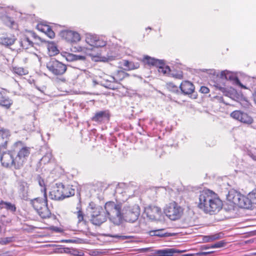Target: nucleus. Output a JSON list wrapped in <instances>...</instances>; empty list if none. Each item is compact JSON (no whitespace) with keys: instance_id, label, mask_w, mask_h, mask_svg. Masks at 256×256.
I'll return each mask as SVG.
<instances>
[{"instance_id":"4c0bfd02","label":"nucleus","mask_w":256,"mask_h":256,"mask_svg":"<svg viewBox=\"0 0 256 256\" xmlns=\"http://www.w3.org/2000/svg\"><path fill=\"white\" fill-rule=\"evenodd\" d=\"M250 206L252 204H256V190H253L248 194Z\"/></svg>"},{"instance_id":"f3484780","label":"nucleus","mask_w":256,"mask_h":256,"mask_svg":"<svg viewBox=\"0 0 256 256\" xmlns=\"http://www.w3.org/2000/svg\"><path fill=\"white\" fill-rule=\"evenodd\" d=\"M178 252V250L174 248H164L154 250L152 256H174V254Z\"/></svg>"},{"instance_id":"1a4fd4ad","label":"nucleus","mask_w":256,"mask_h":256,"mask_svg":"<svg viewBox=\"0 0 256 256\" xmlns=\"http://www.w3.org/2000/svg\"><path fill=\"white\" fill-rule=\"evenodd\" d=\"M86 42L92 48H101L106 46L107 41L105 38L92 34H86Z\"/></svg>"},{"instance_id":"f257e3e1","label":"nucleus","mask_w":256,"mask_h":256,"mask_svg":"<svg viewBox=\"0 0 256 256\" xmlns=\"http://www.w3.org/2000/svg\"><path fill=\"white\" fill-rule=\"evenodd\" d=\"M108 216L114 224H120L123 219L130 222H136L140 214V208L138 204L132 206H125L122 212V206L113 202H107L105 206Z\"/></svg>"},{"instance_id":"7c9ffc66","label":"nucleus","mask_w":256,"mask_h":256,"mask_svg":"<svg viewBox=\"0 0 256 256\" xmlns=\"http://www.w3.org/2000/svg\"><path fill=\"white\" fill-rule=\"evenodd\" d=\"M117 82L118 81L114 77L112 76L110 80H106V83L103 84L102 86L107 88L114 90L118 88V87L114 84V82Z\"/></svg>"},{"instance_id":"473e14b6","label":"nucleus","mask_w":256,"mask_h":256,"mask_svg":"<svg viewBox=\"0 0 256 256\" xmlns=\"http://www.w3.org/2000/svg\"><path fill=\"white\" fill-rule=\"evenodd\" d=\"M123 65L124 66L127 67L128 70L137 69L140 67V64L138 62H135L127 60H124V61Z\"/></svg>"},{"instance_id":"a878e982","label":"nucleus","mask_w":256,"mask_h":256,"mask_svg":"<svg viewBox=\"0 0 256 256\" xmlns=\"http://www.w3.org/2000/svg\"><path fill=\"white\" fill-rule=\"evenodd\" d=\"M63 252L74 256H84V254L82 250H80L78 249L72 248H60V252Z\"/></svg>"},{"instance_id":"c9c22d12","label":"nucleus","mask_w":256,"mask_h":256,"mask_svg":"<svg viewBox=\"0 0 256 256\" xmlns=\"http://www.w3.org/2000/svg\"><path fill=\"white\" fill-rule=\"evenodd\" d=\"M76 209L78 210V211L76 214L77 218L78 219V222L80 223L84 220V214L81 210V204L80 201L77 204Z\"/></svg>"},{"instance_id":"9d476101","label":"nucleus","mask_w":256,"mask_h":256,"mask_svg":"<svg viewBox=\"0 0 256 256\" xmlns=\"http://www.w3.org/2000/svg\"><path fill=\"white\" fill-rule=\"evenodd\" d=\"M0 162L2 166L6 168H14L18 170L20 168L16 166V160H15V155L12 152V150L8 152H4L0 157Z\"/></svg>"},{"instance_id":"4d7b16f0","label":"nucleus","mask_w":256,"mask_h":256,"mask_svg":"<svg viewBox=\"0 0 256 256\" xmlns=\"http://www.w3.org/2000/svg\"><path fill=\"white\" fill-rule=\"evenodd\" d=\"M62 242H65L74 243V242H76V240H74L68 239V240H62Z\"/></svg>"},{"instance_id":"864d4df0","label":"nucleus","mask_w":256,"mask_h":256,"mask_svg":"<svg viewBox=\"0 0 256 256\" xmlns=\"http://www.w3.org/2000/svg\"><path fill=\"white\" fill-rule=\"evenodd\" d=\"M6 217V216L4 215H2L0 217V220L6 223L10 222L11 221V220L10 218L6 219V220L3 219V218H5Z\"/></svg>"},{"instance_id":"c03bdc74","label":"nucleus","mask_w":256,"mask_h":256,"mask_svg":"<svg viewBox=\"0 0 256 256\" xmlns=\"http://www.w3.org/2000/svg\"><path fill=\"white\" fill-rule=\"evenodd\" d=\"M168 89L174 93H178L179 92V90L178 88V87L176 86H175L173 83L170 82L168 84Z\"/></svg>"},{"instance_id":"bf43d9fd","label":"nucleus","mask_w":256,"mask_h":256,"mask_svg":"<svg viewBox=\"0 0 256 256\" xmlns=\"http://www.w3.org/2000/svg\"><path fill=\"white\" fill-rule=\"evenodd\" d=\"M252 96L254 98V100L255 103L256 104V88H254V92L252 94Z\"/></svg>"},{"instance_id":"58836bf2","label":"nucleus","mask_w":256,"mask_h":256,"mask_svg":"<svg viewBox=\"0 0 256 256\" xmlns=\"http://www.w3.org/2000/svg\"><path fill=\"white\" fill-rule=\"evenodd\" d=\"M224 234L222 232L209 235L210 242L220 239L224 237Z\"/></svg>"},{"instance_id":"cd10ccee","label":"nucleus","mask_w":256,"mask_h":256,"mask_svg":"<svg viewBox=\"0 0 256 256\" xmlns=\"http://www.w3.org/2000/svg\"><path fill=\"white\" fill-rule=\"evenodd\" d=\"M152 214H150L149 211L148 212V216L150 219H155L157 216L160 215L162 211L160 208L156 206L150 207V210Z\"/></svg>"},{"instance_id":"0eeeda50","label":"nucleus","mask_w":256,"mask_h":256,"mask_svg":"<svg viewBox=\"0 0 256 256\" xmlns=\"http://www.w3.org/2000/svg\"><path fill=\"white\" fill-rule=\"evenodd\" d=\"M166 215L171 220H175L180 218L182 209L176 202L169 204L164 210Z\"/></svg>"},{"instance_id":"37998d69","label":"nucleus","mask_w":256,"mask_h":256,"mask_svg":"<svg viewBox=\"0 0 256 256\" xmlns=\"http://www.w3.org/2000/svg\"><path fill=\"white\" fill-rule=\"evenodd\" d=\"M52 158V154L50 153H47L40 159V163L46 164L48 163L50 160Z\"/></svg>"},{"instance_id":"49530a36","label":"nucleus","mask_w":256,"mask_h":256,"mask_svg":"<svg viewBox=\"0 0 256 256\" xmlns=\"http://www.w3.org/2000/svg\"><path fill=\"white\" fill-rule=\"evenodd\" d=\"M248 155L254 160L256 162V148L251 150L248 152Z\"/></svg>"},{"instance_id":"7ed1b4c3","label":"nucleus","mask_w":256,"mask_h":256,"mask_svg":"<svg viewBox=\"0 0 256 256\" xmlns=\"http://www.w3.org/2000/svg\"><path fill=\"white\" fill-rule=\"evenodd\" d=\"M36 179L39 185L42 188L41 191L43 193V197L32 199L30 201V204L41 218L43 219L50 218L52 214L48 206L47 195L44 180L39 174L37 175Z\"/></svg>"},{"instance_id":"f03ea898","label":"nucleus","mask_w":256,"mask_h":256,"mask_svg":"<svg viewBox=\"0 0 256 256\" xmlns=\"http://www.w3.org/2000/svg\"><path fill=\"white\" fill-rule=\"evenodd\" d=\"M198 206L205 213L214 214L222 208V201L218 195L210 190H204L198 196Z\"/></svg>"},{"instance_id":"79ce46f5","label":"nucleus","mask_w":256,"mask_h":256,"mask_svg":"<svg viewBox=\"0 0 256 256\" xmlns=\"http://www.w3.org/2000/svg\"><path fill=\"white\" fill-rule=\"evenodd\" d=\"M226 244L225 240H222L214 244H212L211 248H218L224 247Z\"/></svg>"},{"instance_id":"c85d7f7f","label":"nucleus","mask_w":256,"mask_h":256,"mask_svg":"<svg viewBox=\"0 0 256 256\" xmlns=\"http://www.w3.org/2000/svg\"><path fill=\"white\" fill-rule=\"evenodd\" d=\"M0 208H6L12 212H14L16 211V206L15 204L10 202H4L2 200L0 201Z\"/></svg>"},{"instance_id":"13d9d810","label":"nucleus","mask_w":256,"mask_h":256,"mask_svg":"<svg viewBox=\"0 0 256 256\" xmlns=\"http://www.w3.org/2000/svg\"><path fill=\"white\" fill-rule=\"evenodd\" d=\"M51 50H52V52H53V54H58V50L57 49V48L56 47H55V46L52 47L51 48Z\"/></svg>"},{"instance_id":"680f3d73","label":"nucleus","mask_w":256,"mask_h":256,"mask_svg":"<svg viewBox=\"0 0 256 256\" xmlns=\"http://www.w3.org/2000/svg\"><path fill=\"white\" fill-rule=\"evenodd\" d=\"M212 253H213V252H202V254H212Z\"/></svg>"},{"instance_id":"5701e85b","label":"nucleus","mask_w":256,"mask_h":256,"mask_svg":"<svg viewBox=\"0 0 256 256\" xmlns=\"http://www.w3.org/2000/svg\"><path fill=\"white\" fill-rule=\"evenodd\" d=\"M62 195L64 199L74 196L75 194V190L72 188V186H64L62 184Z\"/></svg>"},{"instance_id":"3c124183","label":"nucleus","mask_w":256,"mask_h":256,"mask_svg":"<svg viewBox=\"0 0 256 256\" xmlns=\"http://www.w3.org/2000/svg\"><path fill=\"white\" fill-rule=\"evenodd\" d=\"M202 241L204 242H210L209 235L208 236H202Z\"/></svg>"},{"instance_id":"ea45409f","label":"nucleus","mask_w":256,"mask_h":256,"mask_svg":"<svg viewBox=\"0 0 256 256\" xmlns=\"http://www.w3.org/2000/svg\"><path fill=\"white\" fill-rule=\"evenodd\" d=\"M15 238L14 236L2 238H0V244L2 245H6L14 242Z\"/></svg>"},{"instance_id":"2eb2a0df","label":"nucleus","mask_w":256,"mask_h":256,"mask_svg":"<svg viewBox=\"0 0 256 256\" xmlns=\"http://www.w3.org/2000/svg\"><path fill=\"white\" fill-rule=\"evenodd\" d=\"M29 186L28 184L24 181L18 182V192L22 199L27 200L28 196Z\"/></svg>"},{"instance_id":"0e129e2a","label":"nucleus","mask_w":256,"mask_h":256,"mask_svg":"<svg viewBox=\"0 0 256 256\" xmlns=\"http://www.w3.org/2000/svg\"><path fill=\"white\" fill-rule=\"evenodd\" d=\"M220 100L223 102V98L222 97H220Z\"/></svg>"},{"instance_id":"4468645a","label":"nucleus","mask_w":256,"mask_h":256,"mask_svg":"<svg viewBox=\"0 0 256 256\" xmlns=\"http://www.w3.org/2000/svg\"><path fill=\"white\" fill-rule=\"evenodd\" d=\"M62 184H56V186L52 187L49 193V197L54 200H64L62 195Z\"/></svg>"},{"instance_id":"423d86ee","label":"nucleus","mask_w":256,"mask_h":256,"mask_svg":"<svg viewBox=\"0 0 256 256\" xmlns=\"http://www.w3.org/2000/svg\"><path fill=\"white\" fill-rule=\"evenodd\" d=\"M46 66L48 70L56 76L64 74L67 70L66 64L55 58H51L46 63Z\"/></svg>"},{"instance_id":"603ef678","label":"nucleus","mask_w":256,"mask_h":256,"mask_svg":"<svg viewBox=\"0 0 256 256\" xmlns=\"http://www.w3.org/2000/svg\"><path fill=\"white\" fill-rule=\"evenodd\" d=\"M30 34L31 35V36L34 38V39L36 40V39H39L40 40L42 41L40 39V38L38 36L36 33H34V32H30Z\"/></svg>"},{"instance_id":"ddd939ff","label":"nucleus","mask_w":256,"mask_h":256,"mask_svg":"<svg viewBox=\"0 0 256 256\" xmlns=\"http://www.w3.org/2000/svg\"><path fill=\"white\" fill-rule=\"evenodd\" d=\"M110 114L108 110H100L96 112L92 117V122L101 124L110 120Z\"/></svg>"},{"instance_id":"052dcab7","label":"nucleus","mask_w":256,"mask_h":256,"mask_svg":"<svg viewBox=\"0 0 256 256\" xmlns=\"http://www.w3.org/2000/svg\"><path fill=\"white\" fill-rule=\"evenodd\" d=\"M236 84L239 86H240L241 88H246V87L244 86L241 82H240V83L239 84Z\"/></svg>"},{"instance_id":"4be33fe9","label":"nucleus","mask_w":256,"mask_h":256,"mask_svg":"<svg viewBox=\"0 0 256 256\" xmlns=\"http://www.w3.org/2000/svg\"><path fill=\"white\" fill-rule=\"evenodd\" d=\"M38 28L44 32L50 38H53L55 36V33L52 28L48 25H38Z\"/></svg>"},{"instance_id":"6e6552de","label":"nucleus","mask_w":256,"mask_h":256,"mask_svg":"<svg viewBox=\"0 0 256 256\" xmlns=\"http://www.w3.org/2000/svg\"><path fill=\"white\" fill-rule=\"evenodd\" d=\"M214 86H215L216 89L221 91L224 95L238 102L242 100L244 98V96L240 92H238L234 88L228 90L224 87V85L223 84H219L216 82L215 84H214Z\"/></svg>"},{"instance_id":"a19ab883","label":"nucleus","mask_w":256,"mask_h":256,"mask_svg":"<svg viewBox=\"0 0 256 256\" xmlns=\"http://www.w3.org/2000/svg\"><path fill=\"white\" fill-rule=\"evenodd\" d=\"M244 112L240 110H235L232 112L230 116L235 120L240 122V118L243 115Z\"/></svg>"},{"instance_id":"393cba45","label":"nucleus","mask_w":256,"mask_h":256,"mask_svg":"<svg viewBox=\"0 0 256 256\" xmlns=\"http://www.w3.org/2000/svg\"><path fill=\"white\" fill-rule=\"evenodd\" d=\"M106 219L107 216L105 212H104L103 214H99L98 216L92 218V219H90V222L94 225L100 226L101 224L105 222L106 220Z\"/></svg>"},{"instance_id":"9b49d317","label":"nucleus","mask_w":256,"mask_h":256,"mask_svg":"<svg viewBox=\"0 0 256 256\" xmlns=\"http://www.w3.org/2000/svg\"><path fill=\"white\" fill-rule=\"evenodd\" d=\"M224 80H230L234 84L240 83V80L234 73L225 70L220 72V76L218 77L216 82H214V84L216 82L219 84H223L224 85V82H222Z\"/></svg>"},{"instance_id":"f8f14e48","label":"nucleus","mask_w":256,"mask_h":256,"mask_svg":"<svg viewBox=\"0 0 256 256\" xmlns=\"http://www.w3.org/2000/svg\"><path fill=\"white\" fill-rule=\"evenodd\" d=\"M60 36L68 42L74 44L80 40V34L74 31L70 30H62L60 32Z\"/></svg>"},{"instance_id":"6e6d98bb","label":"nucleus","mask_w":256,"mask_h":256,"mask_svg":"<svg viewBox=\"0 0 256 256\" xmlns=\"http://www.w3.org/2000/svg\"><path fill=\"white\" fill-rule=\"evenodd\" d=\"M36 88L42 94L44 93V91L46 90V88L44 86H42L40 88L36 86Z\"/></svg>"},{"instance_id":"09e8293b","label":"nucleus","mask_w":256,"mask_h":256,"mask_svg":"<svg viewBox=\"0 0 256 256\" xmlns=\"http://www.w3.org/2000/svg\"><path fill=\"white\" fill-rule=\"evenodd\" d=\"M170 76H172V77H174L178 79H182L183 78V74L182 72H176V73H170Z\"/></svg>"},{"instance_id":"dca6fc26","label":"nucleus","mask_w":256,"mask_h":256,"mask_svg":"<svg viewBox=\"0 0 256 256\" xmlns=\"http://www.w3.org/2000/svg\"><path fill=\"white\" fill-rule=\"evenodd\" d=\"M88 212L90 216V219L95 218L99 214H103L104 212L103 209L100 206H97L94 202H90L86 209Z\"/></svg>"},{"instance_id":"a211bd4d","label":"nucleus","mask_w":256,"mask_h":256,"mask_svg":"<svg viewBox=\"0 0 256 256\" xmlns=\"http://www.w3.org/2000/svg\"><path fill=\"white\" fill-rule=\"evenodd\" d=\"M12 102V100L6 96L4 90L0 88V106L6 109H8Z\"/></svg>"},{"instance_id":"e433bc0d","label":"nucleus","mask_w":256,"mask_h":256,"mask_svg":"<svg viewBox=\"0 0 256 256\" xmlns=\"http://www.w3.org/2000/svg\"><path fill=\"white\" fill-rule=\"evenodd\" d=\"M240 118V122L246 124H250L253 122L252 118L249 116L247 114L244 112L243 115Z\"/></svg>"},{"instance_id":"69168bd1","label":"nucleus","mask_w":256,"mask_h":256,"mask_svg":"<svg viewBox=\"0 0 256 256\" xmlns=\"http://www.w3.org/2000/svg\"><path fill=\"white\" fill-rule=\"evenodd\" d=\"M148 30H152V28H151L150 27L148 26V27L147 28H146V30H148Z\"/></svg>"},{"instance_id":"2f4dec72","label":"nucleus","mask_w":256,"mask_h":256,"mask_svg":"<svg viewBox=\"0 0 256 256\" xmlns=\"http://www.w3.org/2000/svg\"><path fill=\"white\" fill-rule=\"evenodd\" d=\"M158 68V71L160 73H162L164 74H170V69L169 66H165L164 62V60H162V64L160 66H157Z\"/></svg>"},{"instance_id":"b1692460","label":"nucleus","mask_w":256,"mask_h":256,"mask_svg":"<svg viewBox=\"0 0 256 256\" xmlns=\"http://www.w3.org/2000/svg\"><path fill=\"white\" fill-rule=\"evenodd\" d=\"M20 47L22 49H28L34 46V42L27 36H24L18 42Z\"/></svg>"},{"instance_id":"5fc2aeb1","label":"nucleus","mask_w":256,"mask_h":256,"mask_svg":"<svg viewBox=\"0 0 256 256\" xmlns=\"http://www.w3.org/2000/svg\"><path fill=\"white\" fill-rule=\"evenodd\" d=\"M211 246H212V244H206V245L202 246L201 249L202 250H207V249H209V248H211Z\"/></svg>"},{"instance_id":"20e7f679","label":"nucleus","mask_w":256,"mask_h":256,"mask_svg":"<svg viewBox=\"0 0 256 256\" xmlns=\"http://www.w3.org/2000/svg\"><path fill=\"white\" fill-rule=\"evenodd\" d=\"M12 148L15 155L16 166L17 168H20L28 157L30 148L26 146L25 144L20 140L14 142Z\"/></svg>"},{"instance_id":"de8ad7c7","label":"nucleus","mask_w":256,"mask_h":256,"mask_svg":"<svg viewBox=\"0 0 256 256\" xmlns=\"http://www.w3.org/2000/svg\"><path fill=\"white\" fill-rule=\"evenodd\" d=\"M110 236L114 238H117L118 240H125L128 239L129 236H122L120 234H110Z\"/></svg>"},{"instance_id":"bb28decb","label":"nucleus","mask_w":256,"mask_h":256,"mask_svg":"<svg viewBox=\"0 0 256 256\" xmlns=\"http://www.w3.org/2000/svg\"><path fill=\"white\" fill-rule=\"evenodd\" d=\"M164 229H158L150 230L148 234L150 236H158L160 238L168 237L171 236L170 233L164 232Z\"/></svg>"},{"instance_id":"e2e57ef3","label":"nucleus","mask_w":256,"mask_h":256,"mask_svg":"<svg viewBox=\"0 0 256 256\" xmlns=\"http://www.w3.org/2000/svg\"><path fill=\"white\" fill-rule=\"evenodd\" d=\"M82 47H80L79 48L78 50V51H82Z\"/></svg>"},{"instance_id":"aec40b11","label":"nucleus","mask_w":256,"mask_h":256,"mask_svg":"<svg viewBox=\"0 0 256 256\" xmlns=\"http://www.w3.org/2000/svg\"><path fill=\"white\" fill-rule=\"evenodd\" d=\"M10 136L9 130L2 128L0 130V147L6 148Z\"/></svg>"},{"instance_id":"338daca9","label":"nucleus","mask_w":256,"mask_h":256,"mask_svg":"<svg viewBox=\"0 0 256 256\" xmlns=\"http://www.w3.org/2000/svg\"><path fill=\"white\" fill-rule=\"evenodd\" d=\"M0 256H2V254H0Z\"/></svg>"},{"instance_id":"72a5a7b5","label":"nucleus","mask_w":256,"mask_h":256,"mask_svg":"<svg viewBox=\"0 0 256 256\" xmlns=\"http://www.w3.org/2000/svg\"><path fill=\"white\" fill-rule=\"evenodd\" d=\"M86 56H80L72 54H68L66 56V60L68 62H74L76 60H84Z\"/></svg>"},{"instance_id":"6ab92c4d","label":"nucleus","mask_w":256,"mask_h":256,"mask_svg":"<svg viewBox=\"0 0 256 256\" xmlns=\"http://www.w3.org/2000/svg\"><path fill=\"white\" fill-rule=\"evenodd\" d=\"M182 92L186 95L192 94L194 90V86L190 81L185 80L182 82L180 86Z\"/></svg>"},{"instance_id":"f704fd0d","label":"nucleus","mask_w":256,"mask_h":256,"mask_svg":"<svg viewBox=\"0 0 256 256\" xmlns=\"http://www.w3.org/2000/svg\"><path fill=\"white\" fill-rule=\"evenodd\" d=\"M12 71L14 74L20 76H24L28 74V70L22 67L13 66L12 68Z\"/></svg>"},{"instance_id":"412c9836","label":"nucleus","mask_w":256,"mask_h":256,"mask_svg":"<svg viewBox=\"0 0 256 256\" xmlns=\"http://www.w3.org/2000/svg\"><path fill=\"white\" fill-rule=\"evenodd\" d=\"M142 61L149 66H155L156 68L162 64V60L156 59L148 56H144Z\"/></svg>"},{"instance_id":"c756f323","label":"nucleus","mask_w":256,"mask_h":256,"mask_svg":"<svg viewBox=\"0 0 256 256\" xmlns=\"http://www.w3.org/2000/svg\"><path fill=\"white\" fill-rule=\"evenodd\" d=\"M16 40L14 36H3L0 38V43L6 46H10L14 44Z\"/></svg>"},{"instance_id":"a18cd8bd","label":"nucleus","mask_w":256,"mask_h":256,"mask_svg":"<svg viewBox=\"0 0 256 256\" xmlns=\"http://www.w3.org/2000/svg\"><path fill=\"white\" fill-rule=\"evenodd\" d=\"M6 24L10 27L13 28L16 23L14 20L10 17H7L6 20Z\"/></svg>"},{"instance_id":"8fccbe9b","label":"nucleus","mask_w":256,"mask_h":256,"mask_svg":"<svg viewBox=\"0 0 256 256\" xmlns=\"http://www.w3.org/2000/svg\"><path fill=\"white\" fill-rule=\"evenodd\" d=\"M200 92L202 94H208L210 92V90L206 86H202L200 90Z\"/></svg>"},{"instance_id":"39448f33","label":"nucleus","mask_w":256,"mask_h":256,"mask_svg":"<svg viewBox=\"0 0 256 256\" xmlns=\"http://www.w3.org/2000/svg\"><path fill=\"white\" fill-rule=\"evenodd\" d=\"M226 199L241 208H249L251 207L248 196L246 197L234 190L228 192L226 195Z\"/></svg>"}]
</instances>
